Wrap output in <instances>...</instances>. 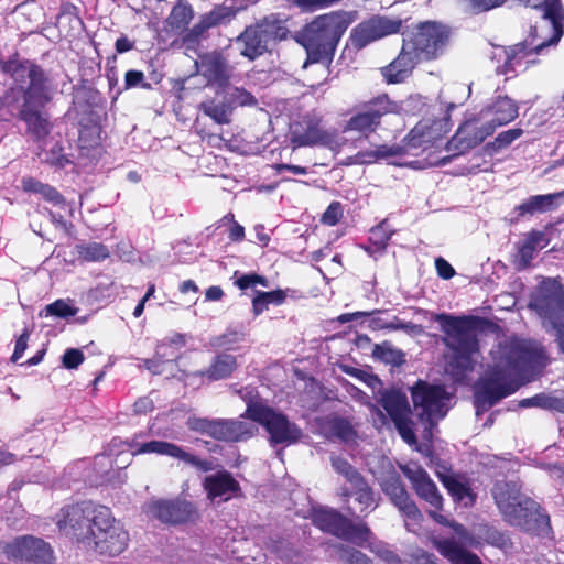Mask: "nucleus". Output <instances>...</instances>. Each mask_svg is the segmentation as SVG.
Instances as JSON below:
<instances>
[{
    "instance_id": "obj_1",
    "label": "nucleus",
    "mask_w": 564,
    "mask_h": 564,
    "mask_svg": "<svg viewBox=\"0 0 564 564\" xmlns=\"http://www.w3.org/2000/svg\"><path fill=\"white\" fill-rule=\"evenodd\" d=\"M490 355L491 362L475 384L477 416L514 393L544 366L543 351L518 339L500 343Z\"/></svg>"
},
{
    "instance_id": "obj_2",
    "label": "nucleus",
    "mask_w": 564,
    "mask_h": 564,
    "mask_svg": "<svg viewBox=\"0 0 564 564\" xmlns=\"http://www.w3.org/2000/svg\"><path fill=\"white\" fill-rule=\"evenodd\" d=\"M0 65L2 72L14 82L12 91L18 89L23 94L20 118L36 138H44L50 132L48 121L40 109L51 100L48 79L44 70L31 61L18 58L2 61Z\"/></svg>"
},
{
    "instance_id": "obj_3",
    "label": "nucleus",
    "mask_w": 564,
    "mask_h": 564,
    "mask_svg": "<svg viewBox=\"0 0 564 564\" xmlns=\"http://www.w3.org/2000/svg\"><path fill=\"white\" fill-rule=\"evenodd\" d=\"M433 321L438 323L444 333L443 344L452 351L446 364V372L454 381L462 382L466 373L473 370L478 352V340L473 319L467 316H454L446 313L434 314Z\"/></svg>"
},
{
    "instance_id": "obj_4",
    "label": "nucleus",
    "mask_w": 564,
    "mask_h": 564,
    "mask_svg": "<svg viewBox=\"0 0 564 564\" xmlns=\"http://www.w3.org/2000/svg\"><path fill=\"white\" fill-rule=\"evenodd\" d=\"M357 19L355 11H333L316 17L295 35L312 63L329 61L341 36Z\"/></svg>"
},
{
    "instance_id": "obj_5",
    "label": "nucleus",
    "mask_w": 564,
    "mask_h": 564,
    "mask_svg": "<svg viewBox=\"0 0 564 564\" xmlns=\"http://www.w3.org/2000/svg\"><path fill=\"white\" fill-rule=\"evenodd\" d=\"M492 496L506 521L527 531H535L549 527V517L541 513L532 499L520 492L516 482L498 481Z\"/></svg>"
},
{
    "instance_id": "obj_6",
    "label": "nucleus",
    "mask_w": 564,
    "mask_h": 564,
    "mask_svg": "<svg viewBox=\"0 0 564 564\" xmlns=\"http://www.w3.org/2000/svg\"><path fill=\"white\" fill-rule=\"evenodd\" d=\"M84 541L100 554L116 556L122 553L129 543V533L123 524L116 520L109 508L102 507L97 512L95 523Z\"/></svg>"
},
{
    "instance_id": "obj_7",
    "label": "nucleus",
    "mask_w": 564,
    "mask_h": 564,
    "mask_svg": "<svg viewBox=\"0 0 564 564\" xmlns=\"http://www.w3.org/2000/svg\"><path fill=\"white\" fill-rule=\"evenodd\" d=\"M288 28L275 15L265 17L256 25L248 26L235 41L240 54L250 61L262 55L272 40L286 37Z\"/></svg>"
},
{
    "instance_id": "obj_8",
    "label": "nucleus",
    "mask_w": 564,
    "mask_h": 564,
    "mask_svg": "<svg viewBox=\"0 0 564 564\" xmlns=\"http://www.w3.org/2000/svg\"><path fill=\"white\" fill-rule=\"evenodd\" d=\"M246 416L261 424L269 433L272 445H290L299 441L301 430L291 423L285 415L274 411L260 401H249Z\"/></svg>"
},
{
    "instance_id": "obj_9",
    "label": "nucleus",
    "mask_w": 564,
    "mask_h": 564,
    "mask_svg": "<svg viewBox=\"0 0 564 564\" xmlns=\"http://www.w3.org/2000/svg\"><path fill=\"white\" fill-rule=\"evenodd\" d=\"M290 142L293 148L325 147L339 151L343 141L335 131L323 128L322 118L316 113H307L290 127Z\"/></svg>"
},
{
    "instance_id": "obj_10",
    "label": "nucleus",
    "mask_w": 564,
    "mask_h": 564,
    "mask_svg": "<svg viewBox=\"0 0 564 564\" xmlns=\"http://www.w3.org/2000/svg\"><path fill=\"white\" fill-rule=\"evenodd\" d=\"M529 307L542 319L544 326L564 321V288L556 279H544L532 292Z\"/></svg>"
},
{
    "instance_id": "obj_11",
    "label": "nucleus",
    "mask_w": 564,
    "mask_h": 564,
    "mask_svg": "<svg viewBox=\"0 0 564 564\" xmlns=\"http://www.w3.org/2000/svg\"><path fill=\"white\" fill-rule=\"evenodd\" d=\"M411 395L417 415L431 426L442 420L449 409L451 394L442 386L419 381L411 389Z\"/></svg>"
},
{
    "instance_id": "obj_12",
    "label": "nucleus",
    "mask_w": 564,
    "mask_h": 564,
    "mask_svg": "<svg viewBox=\"0 0 564 564\" xmlns=\"http://www.w3.org/2000/svg\"><path fill=\"white\" fill-rule=\"evenodd\" d=\"M187 426L192 431L226 442L247 440L257 431L253 423L241 420L189 417L187 420Z\"/></svg>"
},
{
    "instance_id": "obj_13",
    "label": "nucleus",
    "mask_w": 564,
    "mask_h": 564,
    "mask_svg": "<svg viewBox=\"0 0 564 564\" xmlns=\"http://www.w3.org/2000/svg\"><path fill=\"white\" fill-rule=\"evenodd\" d=\"M0 553L9 561L33 564H52L53 550L48 543L32 535L18 536L0 543Z\"/></svg>"
},
{
    "instance_id": "obj_14",
    "label": "nucleus",
    "mask_w": 564,
    "mask_h": 564,
    "mask_svg": "<svg viewBox=\"0 0 564 564\" xmlns=\"http://www.w3.org/2000/svg\"><path fill=\"white\" fill-rule=\"evenodd\" d=\"M448 37L449 32L446 26L427 21L404 35L403 40L414 46L413 50L422 59H434L443 53Z\"/></svg>"
},
{
    "instance_id": "obj_15",
    "label": "nucleus",
    "mask_w": 564,
    "mask_h": 564,
    "mask_svg": "<svg viewBox=\"0 0 564 564\" xmlns=\"http://www.w3.org/2000/svg\"><path fill=\"white\" fill-rule=\"evenodd\" d=\"M102 507L91 501L64 507L55 517L56 525L66 534L72 533L77 538H84L85 534L89 533L91 523H95L97 512Z\"/></svg>"
},
{
    "instance_id": "obj_16",
    "label": "nucleus",
    "mask_w": 564,
    "mask_h": 564,
    "mask_svg": "<svg viewBox=\"0 0 564 564\" xmlns=\"http://www.w3.org/2000/svg\"><path fill=\"white\" fill-rule=\"evenodd\" d=\"M131 455H140V454H158L177 458L200 471H209L214 469V464L212 460L202 459L182 447L164 442V441H150L140 443L137 438H133L131 442L127 443Z\"/></svg>"
},
{
    "instance_id": "obj_17",
    "label": "nucleus",
    "mask_w": 564,
    "mask_h": 564,
    "mask_svg": "<svg viewBox=\"0 0 564 564\" xmlns=\"http://www.w3.org/2000/svg\"><path fill=\"white\" fill-rule=\"evenodd\" d=\"M401 26L400 19L375 15L356 25L350 32L349 40L355 48L360 50L377 40L399 33Z\"/></svg>"
},
{
    "instance_id": "obj_18",
    "label": "nucleus",
    "mask_w": 564,
    "mask_h": 564,
    "mask_svg": "<svg viewBox=\"0 0 564 564\" xmlns=\"http://www.w3.org/2000/svg\"><path fill=\"white\" fill-rule=\"evenodd\" d=\"M382 491L390 498L392 503L405 516V527L409 531L416 532L415 525L422 519V513L416 505L410 499L400 476L395 471L388 473L381 480Z\"/></svg>"
},
{
    "instance_id": "obj_19",
    "label": "nucleus",
    "mask_w": 564,
    "mask_h": 564,
    "mask_svg": "<svg viewBox=\"0 0 564 564\" xmlns=\"http://www.w3.org/2000/svg\"><path fill=\"white\" fill-rule=\"evenodd\" d=\"M397 105L391 102L387 95L379 96L365 105L356 115H354L345 127L346 131H357L361 133L373 132L380 124L382 116L393 112Z\"/></svg>"
},
{
    "instance_id": "obj_20",
    "label": "nucleus",
    "mask_w": 564,
    "mask_h": 564,
    "mask_svg": "<svg viewBox=\"0 0 564 564\" xmlns=\"http://www.w3.org/2000/svg\"><path fill=\"white\" fill-rule=\"evenodd\" d=\"M404 476L411 481L416 495L436 510L442 509L443 498L435 482L429 474L417 464L409 463L401 466Z\"/></svg>"
},
{
    "instance_id": "obj_21",
    "label": "nucleus",
    "mask_w": 564,
    "mask_h": 564,
    "mask_svg": "<svg viewBox=\"0 0 564 564\" xmlns=\"http://www.w3.org/2000/svg\"><path fill=\"white\" fill-rule=\"evenodd\" d=\"M144 510L149 518L173 524L187 521L194 512L193 505L184 500H156L147 503Z\"/></svg>"
},
{
    "instance_id": "obj_22",
    "label": "nucleus",
    "mask_w": 564,
    "mask_h": 564,
    "mask_svg": "<svg viewBox=\"0 0 564 564\" xmlns=\"http://www.w3.org/2000/svg\"><path fill=\"white\" fill-rule=\"evenodd\" d=\"M490 134H492L491 127H486L484 123L479 126L476 120L466 121L448 141V150L456 151L457 154L464 153L481 143Z\"/></svg>"
},
{
    "instance_id": "obj_23",
    "label": "nucleus",
    "mask_w": 564,
    "mask_h": 564,
    "mask_svg": "<svg viewBox=\"0 0 564 564\" xmlns=\"http://www.w3.org/2000/svg\"><path fill=\"white\" fill-rule=\"evenodd\" d=\"M413 47L403 40L399 55L388 66L382 68V75L389 84L404 82L411 75L415 65L422 59Z\"/></svg>"
},
{
    "instance_id": "obj_24",
    "label": "nucleus",
    "mask_w": 564,
    "mask_h": 564,
    "mask_svg": "<svg viewBox=\"0 0 564 564\" xmlns=\"http://www.w3.org/2000/svg\"><path fill=\"white\" fill-rule=\"evenodd\" d=\"M203 487L208 499L215 501H228L240 494V485L227 470H220L206 476Z\"/></svg>"
},
{
    "instance_id": "obj_25",
    "label": "nucleus",
    "mask_w": 564,
    "mask_h": 564,
    "mask_svg": "<svg viewBox=\"0 0 564 564\" xmlns=\"http://www.w3.org/2000/svg\"><path fill=\"white\" fill-rule=\"evenodd\" d=\"M518 117V106L507 96H499L480 112V118L486 127L492 128V133L498 127L505 126Z\"/></svg>"
},
{
    "instance_id": "obj_26",
    "label": "nucleus",
    "mask_w": 564,
    "mask_h": 564,
    "mask_svg": "<svg viewBox=\"0 0 564 564\" xmlns=\"http://www.w3.org/2000/svg\"><path fill=\"white\" fill-rule=\"evenodd\" d=\"M551 229L552 226L549 225L544 230H531L525 234L523 241L518 246L517 252V262L521 269L529 267L535 252L550 243Z\"/></svg>"
},
{
    "instance_id": "obj_27",
    "label": "nucleus",
    "mask_w": 564,
    "mask_h": 564,
    "mask_svg": "<svg viewBox=\"0 0 564 564\" xmlns=\"http://www.w3.org/2000/svg\"><path fill=\"white\" fill-rule=\"evenodd\" d=\"M377 402L384 409L392 422L400 421L411 415V409L406 395L399 390H380Z\"/></svg>"
},
{
    "instance_id": "obj_28",
    "label": "nucleus",
    "mask_w": 564,
    "mask_h": 564,
    "mask_svg": "<svg viewBox=\"0 0 564 564\" xmlns=\"http://www.w3.org/2000/svg\"><path fill=\"white\" fill-rule=\"evenodd\" d=\"M198 72L208 79V82L224 85L229 78V67L219 53L213 52L200 56L196 62Z\"/></svg>"
},
{
    "instance_id": "obj_29",
    "label": "nucleus",
    "mask_w": 564,
    "mask_h": 564,
    "mask_svg": "<svg viewBox=\"0 0 564 564\" xmlns=\"http://www.w3.org/2000/svg\"><path fill=\"white\" fill-rule=\"evenodd\" d=\"M313 522L322 531L332 533L338 538L346 534L347 518L334 509L319 508L313 513Z\"/></svg>"
},
{
    "instance_id": "obj_30",
    "label": "nucleus",
    "mask_w": 564,
    "mask_h": 564,
    "mask_svg": "<svg viewBox=\"0 0 564 564\" xmlns=\"http://www.w3.org/2000/svg\"><path fill=\"white\" fill-rule=\"evenodd\" d=\"M437 551L453 564H482L480 558L456 543L454 539L433 541Z\"/></svg>"
},
{
    "instance_id": "obj_31",
    "label": "nucleus",
    "mask_w": 564,
    "mask_h": 564,
    "mask_svg": "<svg viewBox=\"0 0 564 564\" xmlns=\"http://www.w3.org/2000/svg\"><path fill=\"white\" fill-rule=\"evenodd\" d=\"M564 196V192L546 194V195H534L528 198L522 204L518 205L514 210L518 216L522 217L527 214L533 215L535 213H545L556 207V200Z\"/></svg>"
},
{
    "instance_id": "obj_32",
    "label": "nucleus",
    "mask_w": 564,
    "mask_h": 564,
    "mask_svg": "<svg viewBox=\"0 0 564 564\" xmlns=\"http://www.w3.org/2000/svg\"><path fill=\"white\" fill-rule=\"evenodd\" d=\"M402 152L400 147L378 145L373 150L359 151L355 155L347 156L344 164H371L382 159L397 156Z\"/></svg>"
},
{
    "instance_id": "obj_33",
    "label": "nucleus",
    "mask_w": 564,
    "mask_h": 564,
    "mask_svg": "<svg viewBox=\"0 0 564 564\" xmlns=\"http://www.w3.org/2000/svg\"><path fill=\"white\" fill-rule=\"evenodd\" d=\"M194 17L192 7L183 1H178L172 9L166 23L174 33L186 31L187 25Z\"/></svg>"
},
{
    "instance_id": "obj_34",
    "label": "nucleus",
    "mask_w": 564,
    "mask_h": 564,
    "mask_svg": "<svg viewBox=\"0 0 564 564\" xmlns=\"http://www.w3.org/2000/svg\"><path fill=\"white\" fill-rule=\"evenodd\" d=\"M351 487L354 489L352 492L348 491L346 488H343L341 496L346 499L350 496H355L356 500L361 506V512L367 511L368 509L373 510L377 507L373 492L364 477L360 479V482H355L351 485Z\"/></svg>"
},
{
    "instance_id": "obj_35",
    "label": "nucleus",
    "mask_w": 564,
    "mask_h": 564,
    "mask_svg": "<svg viewBox=\"0 0 564 564\" xmlns=\"http://www.w3.org/2000/svg\"><path fill=\"white\" fill-rule=\"evenodd\" d=\"M237 368V359L229 354H220L216 356L209 369L207 370L208 378L213 380H220L229 377Z\"/></svg>"
},
{
    "instance_id": "obj_36",
    "label": "nucleus",
    "mask_w": 564,
    "mask_h": 564,
    "mask_svg": "<svg viewBox=\"0 0 564 564\" xmlns=\"http://www.w3.org/2000/svg\"><path fill=\"white\" fill-rule=\"evenodd\" d=\"M372 356L392 366H401L405 362L404 352L388 341L375 345Z\"/></svg>"
},
{
    "instance_id": "obj_37",
    "label": "nucleus",
    "mask_w": 564,
    "mask_h": 564,
    "mask_svg": "<svg viewBox=\"0 0 564 564\" xmlns=\"http://www.w3.org/2000/svg\"><path fill=\"white\" fill-rule=\"evenodd\" d=\"M442 481L455 500L463 502L465 506L474 502V496L469 487L456 477L446 476L442 478Z\"/></svg>"
},
{
    "instance_id": "obj_38",
    "label": "nucleus",
    "mask_w": 564,
    "mask_h": 564,
    "mask_svg": "<svg viewBox=\"0 0 564 564\" xmlns=\"http://www.w3.org/2000/svg\"><path fill=\"white\" fill-rule=\"evenodd\" d=\"M332 556L341 564H372L367 555L344 544L335 545Z\"/></svg>"
},
{
    "instance_id": "obj_39",
    "label": "nucleus",
    "mask_w": 564,
    "mask_h": 564,
    "mask_svg": "<svg viewBox=\"0 0 564 564\" xmlns=\"http://www.w3.org/2000/svg\"><path fill=\"white\" fill-rule=\"evenodd\" d=\"M200 110L212 118L216 123L225 124L230 121V109L225 104L215 101L202 102L199 106Z\"/></svg>"
},
{
    "instance_id": "obj_40",
    "label": "nucleus",
    "mask_w": 564,
    "mask_h": 564,
    "mask_svg": "<svg viewBox=\"0 0 564 564\" xmlns=\"http://www.w3.org/2000/svg\"><path fill=\"white\" fill-rule=\"evenodd\" d=\"M245 332L242 329L228 328L224 334L213 338L212 345L215 348L234 349L235 345L245 340Z\"/></svg>"
},
{
    "instance_id": "obj_41",
    "label": "nucleus",
    "mask_w": 564,
    "mask_h": 564,
    "mask_svg": "<svg viewBox=\"0 0 564 564\" xmlns=\"http://www.w3.org/2000/svg\"><path fill=\"white\" fill-rule=\"evenodd\" d=\"M332 467L335 469L336 473L344 476L347 482L354 485L355 482H360V479L362 476L360 473L351 466L346 459L339 456H332L330 457Z\"/></svg>"
},
{
    "instance_id": "obj_42",
    "label": "nucleus",
    "mask_w": 564,
    "mask_h": 564,
    "mask_svg": "<svg viewBox=\"0 0 564 564\" xmlns=\"http://www.w3.org/2000/svg\"><path fill=\"white\" fill-rule=\"evenodd\" d=\"M235 17V10L231 7L218 6L215 7L210 12L203 15V20L207 26L214 28L219 24L229 22Z\"/></svg>"
},
{
    "instance_id": "obj_43",
    "label": "nucleus",
    "mask_w": 564,
    "mask_h": 564,
    "mask_svg": "<svg viewBox=\"0 0 564 564\" xmlns=\"http://www.w3.org/2000/svg\"><path fill=\"white\" fill-rule=\"evenodd\" d=\"M78 253L86 261H102L109 257L108 248L100 242L83 245Z\"/></svg>"
},
{
    "instance_id": "obj_44",
    "label": "nucleus",
    "mask_w": 564,
    "mask_h": 564,
    "mask_svg": "<svg viewBox=\"0 0 564 564\" xmlns=\"http://www.w3.org/2000/svg\"><path fill=\"white\" fill-rule=\"evenodd\" d=\"M347 532L345 535H340L341 539L351 541L360 546L365 545L371 536L370 529L366 524H352L347 519Z\"/></svg>"
},
{
    "instance_id": "obj_45",
    "label": "nucleus",
    "mask_w": 564,
    "mask_h": 564,
    "mask_svg": "<svg viewBox=\"0 0 564 564\" xmlns=\"http://www.w3.org/2000/svg\"><path fill=\"white\" fill-rule=\"evenodd\" d=\"M330 432L333 433V435L345 442L351 441L356 435V432L351 423L343 417H335L334 420H332Z\"/></svg>"
},
{
    "instance_id": "obj_46",
    "label": "nucleus",
    "mask_w": 564,
    "mask_h": 564,
    "mask_svg": "<svg viewBox=\"0 0 564 564\" xmlns=\"http://www.w3.org/2000/svg\"><path fill=\"white\" fill-rule=\"evenodd\" d=\"M46 315H54L62 318L75 316L77 308L64 300H57L45 307Z\"/></svg>"
},
{
    "instance_id": "obj_47",
    "label": "nucleus",
    "mask_w": 564,
    "mask_h": 564,
    "mask_svg": "<svg viewBox=\"0 0 564 564\" xmlns=\"http://www.w3.org/2000/svg\"><path fill=\"white\" fill-rule=\"evenodd\" d=\"M270 547L271 551L285 564L299 558V554L293 550L288 541H275Z\"/></svg>"
},
{
    "instance_id": "obj_48",
    "label": "nucleus",
    "mask_w": 564,
    "mask_h": 564,
    "mask_svg": "<svg viewBox=\"0 0 564 564\" xmlns=\"http://www.w3.org/2000/svg\"><path fill=\"white\" fill-rule=\"evenodd\" d=\"M185 344L184 335L182 334H174L171 337H167L163 339L160 344L156 346V355L158 357H174V352H169L167 350L175 346V347H182Z\"/></svg>"
},
{
    "instance_id": "obj_49",
    "label": "nucleus",
    "mask_w": 564,
    "mask_h": 564,
    "mask_svg": "<svg viewBox=\"0 0 564 564\" xmlns=\"http://www.w3.org/2000/svg\"><path fill=\"white\" fill-rule=\"evenodd\" d=\"M209 30L203 18L192 29L187 30L183 36V43L187 48H192L199 42L204 33Z\"/></svg>"
},
{
    "instance_id": "obj_50",
    "label": "nucleus",
    "mask_w": 564,
    "mask_h": 564,
    "mask_svg": "<svg viewBox=\"0 0 564 564\" xmlns=\"http://www.w3.org/2000/svg\"><path fill=\"white\" fill-rule=\"evenodd\" d=\"M445 124L446 122L444 121H435L432 127L427 129L425 123H420L412 130V133L421 138L420 142H431L436 139L434 131H441Z\"/></svg>"
},
{
    "instance_id": "obj_51",
    "label": "nucleus",
    "mask_w": 564,
    "mask_h": 564,
    "mask_svg": "<svg viewBox=\"0 0 564 564\" xmlns=\"http://www.w3.org/2000/svg\"><path fill=\"white\" fill-rule=\"evenodd\" d=\"M402 440L409 445L416 444V436L412 427L411 415L393 422Z\"/></svg>"
},
{
    "instance_id": "obj_52",
    "label": "nucleus",
    "mask_w": 564,
    "mask_h": 564,
    "mask_svg": "<svg viewBox=\"0 0 564 564\" xmlns=\"http://www.w3.org/2000/svg\"><path fill=\"white\" fill-rule=\"evenodd\" d=\"M135 87L150 88L151 85L145 82L143 72L130 69L124 75V89H131Z\"/></svg>"
},
{
    "instance_id": "obj_53",
    "label": "nucleus",
    "mask_w": 564,
    "mask_h": 564,
    "mask_svg": "<svg viewBox=\"0 0 564 564\" xmlns=\"http://www.w3.org/2000/svg\"><path fill=\"white\" fill-rule=\"evenodd\" d=\"M451 527L455 532V536L453 538L457 544L462 547L474 546L476 544L475 538L459 523L452 522Z\"/></svg>"
},
{
    "instance_id": "obj_54",
    "label": "nucleus",
    "mask_w": 564,
    "mask_h": 564,
    "mask_svg": "<svg viewBox=\"0 0 564 564\" xmlns=\"http://www.w3.org/2000/svg\"><path fill=\"white\" fill-rule=\"evenodd\" d=\"M451 527L455 532V536L453 538L457 544L462 547L474 546L476 544L475 538L459 523L452 522Z\"/></svg>"
},
{
    "instance_id": "obj_55",
    "label": "nucleus",
    "mask_w": 564,
    "mask_h": 564,
    "mask_svg": "<svg viewBox=\"0 0 564 564\" xmlns=\"http://www.w3.org/2000/svg\"><path fill=\"white\" fill-rule=\"evenodd\" d=\"M84 361V354L76 348L65 350L62 362L66 369H76Z\"/></svg>"
},
{
    "instance_id": "obj_56",
    "label": "nucleus",
    "mask_w": 564,
    "mask_h": 564,
    "mask_svg": "<svg viewBox=\"0 0 564 564\" xmlns=\"http://www.w3.org/2000/svg\"><path fill=\"white\" fill-rule=\"evenodd\" d=\"M343 216L341 205L337 202L332 203L322 216V221L325 225H336Z\"/></svg>"
},
{
    "instance_id": "obj_57",
    "label": "nucleus",
    "mask_w": 564,
    "mask_h": 564,
    "mask_svg": "<svg viewBox=\"0 0 564 564\" xmlns=\"http://www.w3.org/2000/svg\"><path fill=\"white\" fill-rule=\"evenodd\" d=\"M223 225L229 223V239L231 241H241L245 238V228L234 220V215L228 214L220 220Z\"/></svg>"
},
{
    "instance_id": "obj_58",
    "label": "nucleus",
    "mask_w": 564,
    "mask_h": 564,
    "mask_svg": "<svg viewBox=\"0 0 564 564\" xmlns=\"http://www.w3.org/2000/svg\"><path fill=\"white\" fill-rule=\"evenodd\" d=\"M523 131L522 129L514 128L507 131H503L498 134V137L495 140V143L498 148H506L509 144H511L514 140L520 138L522 135Z\"/></svg>"
},
{
    "instance_id": "obj_59",
    "label": "nucleus",
    "mask_w": 564,
    "mask_h": 564,
    "mask_svg": "<svg viewBox=\"0 0 564 564\" xmlns=\"http://www.w3.org/2000/svg\"><path fill=\"white\" fill-rule=\"evenodd\" d=\"M258 284H261L263 286H268L267 279L261 276V275H257V274H243L241 278H239L237 280V285L241 290H246V289H249V288H254Z\"/></svg>"
},
{
    "instance_id": "obj_60",
    "label": "nucleus",
    "mask_w": 564,
    "mask_h": 564,
    "mask_svg": "<svg viewBox=\"0 0 564 564\" xmlns=\"http://www.w3.org/2000/svg\"><path fill=\"white\" fill-rule=\"evenodd\" d=\"M29 336H30L29 330L24 329V332L18 337V339L15 341L14 351L11 357V360L13 362H17L23 356V352L25 351V349L28 347Z\"/></svg>"
},
{
    "instance_id": "obj_61",
    "label": "nucleus",
    "mask_w": 564,
    "mask_h": 564,
    "mask_svg": "<svg viewBox=\"0 0 564 564\" xmlns=\"http://www.w3.org/2000/svg\"><path fill=\"white\" fill-rule=\"evenodd\" d=\"M473 9L484 12L502 6L507 0H468Z\"/></svg>"
},
{
    "instance_id": "obj_62",
    "label": "nucleus",
    "mask_w": 564,
    "mask_h": 564,
    "mask_svg": "<svg viewBox=\"0 0 564 564\" xmlns=\"http://www.w3.org/2000/svg\"><path fill=\"white\" fill-rule=\"evenodd\" d=\"M520 406L522 408H531V406H536V408H550L551 406V402H550V399L545 395H542V394H538V395H534L532 398H527V399H523L520 401Z\"/></svg>"
},
{
    "instance_id": "obj_63",
    "label": "nucleus",
    "mask_w": 564,
    "mask_h": 564,
    "mask_svg": "<svg viewBox=\"0 0 564 564\" xmlns=\"http://www.w3.org/2000/svg\"><path fill=\"white\" fill-rule=\"evenodd\" d=\"M41 195L47 200L51 202L55 206H63L65 204L62 195L52 186L44 185Z\"/></svg>"
},
{
    "instance_id": "obj_64",
    "label": "nucleus",
    "mask_w": 564,
    "mask_h": 564,
    "mask_svg": "<svg viewBox=\"0 0 564 564\" xmlns=\"http://www.w3.org/2000/svg\"><path fill=\"white\" fill-rule=\"evenodd\" d=\"M232 100L240 106H251L257 102L250 93L239 88H235L232 93Z\"/></svg>"
}]
</instances>
